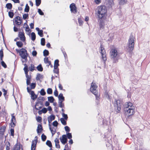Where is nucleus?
<instances>
[{
	"instance_id": "49",
	"label": "nucleus",
	"mask_w": 150,
	"mask_h": 150,
	"mask_svg": "<svg viewBox=\"0 0 150 150\" xmlns=\"http://www.w3.org/2000/svg\"><path fill=\"white\" fill-rule=\"evenodd\" d=\"M1 65L4 68H6L7 67V66L5 63L3 61H2L1 62Z\"/></svg>"
},
{
	"instance_id": "31",
	"label": "nucleus",
	"mask_w": 150,
	"mask_h": 150,
	"mask_svg": "<svg viewBox=\"0 0 150 150\" xmlns=\"http://www.w3.org/2000/svg\"><path fill=\"white\" fill-rule=\"evenodd\" d=\"M17 46L19 47H21L23 45V44L21 41H18L16 43Z\"/></svg>"
},
{
	"instance_id": "11",
	"label": "nucleus",
	"mask_w": 150,
	"mask_h": 150,
	"mask_svg": "<svg viewBox=\"0 0 150 150\" xmlns=\"http://www.w3.org/2000/svg\"><path fill=\"white\" fill-rule=\"evenodd\" d=\"M37 140L38 137L37 136H36L35 137L34 140L32 141L31 146V150H35L36 145L37 142Z\"/></svg>"
},
{
	"instance_id": "60",
	"label": "nucleus",
	"mask_w": 150,
	"mask_h": 150,
	"mask_svg": "<svg viewBox=\"0 0 150 150\" xmlns=\"http://www.w3.org/2000/svg\"><path fill=\"white\" fill-rule=\"evenodd\" d=\"M44 62L45 64H47L48 62L49 61L48 58V57H45L44 58Z\"/></svg>"
},
{
	"instance_id": "3",
	"label": "nucleus",
	"mask_w": 150,
	"mask_h": 150,
	"mask_svg": "<svg viewBox=\"0 0 150 150\" xmlns=\"http://www.w3.org/2000/svg\"><path fill=\"white\" fill-rule=\"evenodd\" d=\"M97 86L96 83L92 82L91 83L90 90L96 96V102L98 104V100L99 99V95L97 90Z\"/></svg>"
},
{
	"instance_id": "47",
	"label": "nucleus",
	"mask_w": 150,
	"mask_h": 150,
	"mask_svg": "<svg viewBox=\"0 0 150 150\" xmlns=\"http://www.w3.org/2000/svg\"><path fill=\"white\" fill-rule=\"evenodd\" d=\"M39 103H37V104H36V105L35 106V108H36V109H37V110H39L42 108L41 106H39Z\"/></svg>"
},
{
	"instance_id": "5",
	"label": "nucleus",
	"mask_w": 150,
	"mask_h": 150,
	"mask_svg": "<svg viewBox=\"0 0 150 150\" xmlns=\"http://www.w3.org/2000/svg\"><path fill=\"white\" fill-rule=\"evenodd\" d=\"M134 38L133 35H131L128 40V50L129 52H131L134 49Z\"/></svg>"
},
{
	"instance_id": "24",
	"label": "nucleus",
	"mask_w": 150,
	"mask_h": 150,
	"mask_svg": "<svg viewBox=\"0 0 150 150\" xmlns=\"http://www.w3.org/2000/svg\"><path fill=\"white\" fill-rule=\"evenodd\" d=\"M43 78V76L39 74H38L37 75L36 79L37 80H39Z\"/></svg>"
},
{
	"instance_id": "7",
	"label": "nucleus",
	"mask_w": 150,
	"mask_h": 150,
	"mask_svg": "<svg viewBox=\"0 0 150 150\" xmlns=\"http://www.w3.org/2000/svg\"><path fill=\"white\" fill-rule=\"evenodd\" d=\"M100 52L101 54L103 60L104 62V64H105V61L107 60L106 57V53L104 48L101 46L100 49Z\"/></svg>"
},
{
	"instance_id": "8",
	"label": "nucleus",
	"mask_w": 150,
	"mask_h": 150,
	"mask_svg": "<svg viewBox=\"0 0 150 150\" xmlns=\"http://www.w3.org/2000/svg\"><path fill=\"white\" fill-rule=\"evenodd\" d=\"M124 110L131 109L133 108V109H134V107L133 104L131 102L126 103L124 105Z\"/></svg>"
},
{
	"instance_id": "52",
	"label": "nucleus",
	"mask_w": 150,
	"mask_h": 150,
	"mask_svg": "<svg viewBox=\"0 0 150 150\" xmlns=\"http://www.w3.org/2000/svg\"><path fill=\"white\" fill-rule=\"evenodd\" d=\"M38 12L40 15H43L44 14L42 11L40 9H38Z\"/></svg>"
},
{
	"instance_id": "28",
	"label": "nucleus",
	"mask_w": 150,
	"mask_h": 150,
	"mask_svg": "<svg viewBox=\"0 0 150 150\" xmlns=\"http://www.w3.org/2000/svg\"><path fill=\"white\" fill-rule=\"evenodd\" d=\"M20 149V146L18 144L15 145L14 147L13 150H19Z\"/></svg>"
},
{
	"instance_id": "61",
	"label": "nucleus",
	"mask_w": 150,
	"mask_h": 150,
	"mask_svg": "<svg viewBox=\"0 0 150 150\" xmlns=\"http://www.w3.org/2000/svg\"><path fill=\"white\" fill-rule=\"evenodd\" d=\"M59 106L61 108H63L64 107V103H62L59 104Z\"/></svg>"
},
{
	"instance_id": "32",
	"label": "nucleus",
	"mask_w": 150,
	"mask_h": 150,
	"mask_svg": "<svg viewBox=\"0 0 150 150\" xmlns=\"http://www.w3.org/2000/svg\"><path fill=\"white\" fill-rule=\"evenodd\" d=\"M48 100L51 103L53 102L54 99L52 96H50L48 97Z\"/></svg>"
},
{
	"instance_id": "44",
	"label": "nucleus",
	"mask_w": 150,
	"mask_h": 150,
	"mask_svg": "<svg viewBox=\"0 0 150 150\" xmlns=\"http://www.w3.org/2000/svg\"><path fill=\"white\" fill-rule=\"evenodd\" d=\"M23 18L25 20L28 18V14H24L23 16Z\"/></svg>"
},
{
	"instance_id": "62",
	"label": "nucleus",
	"mask_w": 150,
	"mask_h": 150,
	"mask_svg": "<svg viewBox=\"0 0 150 150\" xmlns=\"http://www.w3.org/2000/svg\"><path fill=\"white\" fill-rule=\"evenodd\" d=\"M54 94L55 96H58V92L57 89H55L54 91Z\"/></svg>"
},
{
	"instance_id": "56",
	"label": "nucleus",
	"mask_w": 150,
	"mask_h": 150,
	"mask_svg": "<svg viewBox=\"0 0 150 150\" xmlns=\"http://www.w3.org/2000/svg\"><path fill=\"white\" fill-rule=\"evenodd\" d=\"M58 124V123L57 121H55L52 123L54 127H57Z\"/></svg>"
},
{
	"instance_id": "53",
	"label": "nucleus",
	"mask_w": 150,
	"mask_h": 150,
	"mask_svg": "<svg viewBox=\"0 0 150 150\" xmlns=\"http://www.w3.org/2000/svg\"><path fill=\"white\" fill-rule=\"evenodd\" d=\"M62 115L63 117H64V119H65L66 120H67L68 118L67 115V114H64L63 113H62Z\"/></svg>"
},
{
	"instance_id": "42",
	"label": "nucleus",
	"mask_w": 150,
	"mask_h": 150,
	"mask_svg": "<svg viewBox=\"0 0 150 150\" xmlns=\"http://www.w3.org/2000/svg\"><path fill=\"white\" fill-rule=\"evenodd\" d=\"M43 30H40L38 32V34L41 37H42L43 35Z\"/></svg>"
},
{
	"instance_id": "64",
	"label": "nucleus",
	"mask_w": 150,
	"mask_h": 150,
	"mask_svg": "<svg viewBox=\"0 0 150 150\" xmlns=\"http://www.w3.org/2000/svg\"><path fill=\"white\" fill-rule=\"evenodd\" d=\"M36 119L38 122H40L42 120V118L40 117H37Z\"/></svg>"
},
{
	"instance_id": "25",
	"label": "nucleus",
	"mask_w": 150,
	"mask_h": 150,
	"mask_svg": "<svg viewBox=\"0 0 150 150\" xmlns=\"http://www.w3.org/2000/svg\"><path fill=\"white\" fill-rule=\"evenodd\" d=\"M31 40L33 41H34L35 39L36 35L35 33L34 32H32L31 34Z\"/></svg>"
},
{
	"instance_id": "12",
	"label": "nucleus",
	"mask_w": 150,
	"mask_h": 150,
	"mask_svg": "<svg viewBox=\"0 0 150 150\" xmlns=\"http://www.w3.org/2000/svg\"><path fill=\"white\" fill-rule=\"evenodd\" d=\"M71 11V12L76 13L77 12V10L76 6L75 4L74 3H72L70 5Z\"/></svg>"
},
{
	"instance_id": "19",
	"label": "nucleus",
	"mask_w": 150,
	"mask_h": 150,
	"mask_svg": "<svg viewBox=\"0 0 150 150\" xmlns=\"http://www.w3.org/2000/svg\"><path fill=\"white\" fill-rule=\"evenodd\" d=\"M42 130V127L41 125H38L37 129V131L38 133L39 134L41 132Z\"/></svg>"
},
{
	"instance_id": "59",
	"label": "nucleus",
	"mask_w": 150,
	"mask_h": 150,
	"mask_svg": "<svg viewBox=\"0 0 150 150\" xmlns=\"http://www.w3.org/2000/svg\"><path fill=\"white\" fill-rule=\"evenodd\" d=\"M10 133L12 136H13L14 134V130L13 129H10Z\"/></svg>"
},
{
	"instance_id": "41",
	"label": "nucleus",
	"mask_w": 150,
	"mask_h": 150,
	"mask_svg": "<svg viewBox=\"0 0 150 150\" xmlns=\"http://www.w3.org/2000/svg\"><path fill=\"white\" fill-rule=\"evenodd\" d=\"M40 94L42 96H44L46 94V92L43 89H42L40 91Z\"/></svg>"
},
{
	"instance_id": "20",
	"label": "nucleus",
	"mask_w": 150,
	"mask_h": 150,
	"mask_svg": "<svg viewBox=\"0 0 150 150\" xmlns=\"http://www.w3.org/2000/svg\"><path fill=\"white\" fill-rule=\"evenodd\" d=\"M59 61L58 60H56L54 62V69H56L58 68V67L59 66Z\"/></svg>"
},
{
	"instance_id": "29",
	"label": "nucleus",
	"mask_w": 150,
	"mask_h": 150,
	"mask_svg": "<svg viewBox=\"0 0 150 150\" xmlns=\"http://www.w3.org/2000/svg\"><path fill=\"white\" fill-rule=\"evenodd\" d=\"M37 70L40 71H43V68L41 64H39L37 67Z\"/></svg>"
},
{
	"instance_id": "40",
	"label": "nucleus",
	"mask_w": 150,
	"mask_h": 150,
	"mask_svg": "<svg viewBox=\"0 0 150 150\" xmlns=\"http://www.w3.org/2000/svg\"><path fill=\"white\" fill-rule=\"evenodd\" d=\"M36 5L37 6H39L41 4V0H35Z\"/></svg>"
},
{
	"instance_id": "23",
	"label": "nucleus",
	"mask_w": 150,
	"mask_h": 150,
	"mask_svg": "<svg viewBox=\"0 0 150 150\" xmlns=\"http://www.w3.org/2000/svg\"><path fill=\"white\" fill-rule=\"evenodd\" d=\"M24 65L25 66V67L23 69L25 71V74H28V66L26 64H25Z\"/></svg>"
},
{
	"instance_id": "15",
	"label": "nucleus",
	"mask_w": 150,
	"mask_h": 150,
	"mask_svg": "<svg viewBox=\"0 0 150 150\" xmlns=\"http://www.w3.org/2000/svg\"><path fill=\"white\" fill-rule=\"evenodd\" d=\"M13 114H12V118L11 119V127H14L16 123V118L13 115Z\"/></svg>"
},
{
	"instance_id": "1",
	"label": "nucleus",
	"mask_w": 150,
	"mask_h": 150,
	"mask_svg": "<svg viewBox=\"0 0 150 150\" xmlns=\"http://www.w3.org/2000/svg\"><path fill=\"white\" fill-rule=\"evenodd\" d=\"M97 15L99 18L102 19L105 17L106 14L107 9L105 6H98L97 8Z\"/></svg>"
},
{
	"instance_id": "33",
	"label": "nucleus",
	"mask_w": 150,
	"mask_h": 150,
	"mask_svg": "<svg viewBox=\"0 0 150 150\" xmlns=\"http://www.w3.org/2000/svg\"><path fill=\"white\" fill-rule=\"evenodd\" d=\"M12 5L11 3H8L6 5V7L7 9H11L12 8Z\"/></svg>"
},
{
	"instance_id": "21",
	"label": "nucleus",
	"mask_w": 150,
	"mask_h": 150,
	"mask_svg": "<svg viewBox=\"0 0 150 150\" xmlns=\"http://www.w3.org/2000/svg\"><path fill=\"white\" fill-rule=\"evenodd\" d=\"M59 100H62V101H64V98L63 96V95L62 93H60L58 96Z\"/></svg>"
},
{
	"instance_id": "57",
	"label": "nucleus",
	"mask_w": 150,
	"mask_h": 150,
	"mask_svg": "<svg viewBox=\"0 0 150 150\" xmlns=\"http://www.w3.org/2000/svg\"><path fill=\"white\" fill-rule=\"evenodd\" d=\"M8 15L11 18H12L13 16V13L12 12H8Z\"/></svg>"
},
{
	"instance_id": "17",
	"label": "nucleus",
	"mask_w": 150,
	"mask_h": 150,
	"mask_svg": "<svg viewBox=\"0 0 150 150\" xmlns=\"http://www.w3.org/2000/svg\"><path fill=\"white\" fill-rule=\"evenodd\" d=\"M47 118L49 123H50L52 120H54L55 116L54 115H52L49 117H48Z\"/></svg>"
},
{
	"instance_id": "46",
	"label": "nucleus",
	"mask_w": 150,
	"mask_h": 150,
	"mask_svg": "<svg viewBox=\"0 0 150 150\" xmlns=\"http://www.w3.org/2000/svg\"><path fill=\"white\" fill-rule=\"evenodd\" d=\"M41 138L42 140L43 141H44L46 139V136L43 134L41 135Z\"/></svg>"
},
{
	"instance_id": "6",
	"label": "nucleus",
	"mask_w": 150,
	"mask_h": 150,
	"mask_svg": "<svg viewBox=\"0 0 150 150\" xmlns=\"http://www.w3.org/2000/svg\"><path fill=\"white\" fill-rule=\"evenodd\" d=\"M19 54L21 58L24 59V60H22V62L23 63L24 62H27V57L28 55L27 53V50L23 48L21 50Z\"/></svg>"
},
{
	"instance_id": "38",
	"label": "nucleus",
	"mask_w": 150,
	"mask_h": 150,
	"mask_svg": "<svg viewBox=\"0 0 150 150\" xmlns=\"http://www.w3.org/2000/svg\"><path fill=\"white\" fill-rule=\"evenodd\" d=\"M45 40L44 38H42L41 40V44L42 46L45 45Z\"/></svg>"
},
{
	"instance_id": "16",
	"label": "nucleus",
	"mask_w": 150,
	"mask_h": 150,
	"mask_svg": "<svg viewBox=\"0 0 150 150\" xmlns=\"http://www.w3.org/2000/svg\"><path fill=\"white\" fill-rule=\"evenodd\" d=\"M15 23L18 25H20L22 23V19L19 17L17 16L15 18Z\"/></svg>"
},
{
	"instance_id": "27",
	"label": "nucleus",
	"mask_w": 150,
	"mask_h": 150,
	"mask_svg": "<svg viewBox=\"0 0 150 150\" xmlns=\"http://www.w3.org/2000/svg\"><path fill=\"white\" fill-rule=\"evenodd\" d=\"M127 0H120L119 4L120 5H123L126 4Z\"/></svg>"
},
{
	"instance_id": "2",
	"label": "nucleus",
	"mask_w": 150,
	"mask_h": 150,
	"mask_svg": "<svg viewBox=\"0 0 150 150\" xmlns=\"http://www.w3.org/2000/svg\"><path fill=\"white\" fill-rule=\"evenodd\" d=\"M119 53L116 48L112 49L110 52V56L113 63H117L119 59Z\"/></svg>"
},
{
	"instance_id": "45",
	"label": "nucleus",
	"mask_w": 150,
	"mask_h": 150,
	"mask_svg": "<svg viewBox=\"0 0 150 150\" xmlns=\"http://www.w3.org/2000/svg\"><path fill=\"white\" fill-rule=\"evenodd\" d=\"M4 56L3 55V51L1 50L0 51V58H1V60H2V59L3 58Z\"/></svg>"
},
{
	"instance_id": "18",
	"label": "nucleus",
	"mask_w": 150,
	"mask_h": 150,
	"mask_svg": "<svg viewBox=\"0 0 150 150\" xmlns=\"http://www.w3.org/2000/svg\"><path fill=\"white\" fill-rule=\"evenodd\" d=\"M105 24L102 20H100L99 23L100 28V30H103Z\"/></svg>"
},
{
	"instance_id": "22",
	"label": "nucleus",
	"mask_w": 150,
	"mask_h": 150,
	"mask_svg": "<svg viewBox=\"0 0 150 150\" xmlns=\"http://www.w3.org/2000/svg\"><path fill=\"white\" fill-rule=\"evenodd\" d=\"M6 127L5 126L2 127L0 129V134L2 135L4 134V132L5 131Z\"/></svg>"
},
{
	"instance_id": "54",
	"label": "nucleus",
	"mask_w": 150,
	"mask_h": 150,
	"mask_svg": "<svg viewBox=\"0 0 150 150\" xmlns=\"http://www.w3.org/2000/svg\"><path fill=\"white\" fill-rule=\"evenodd\" d=\"M53 72L55 73L58 74L59 72L58 68H57L56 69H54Z\"/></svg>"
},
{
	"instance_id": "63",
	"label": "nucleus",
	"mask_w": 150,
	"mask_h": 150,
	"mask_svg": "<svg viewBox=\"0 0 150 150\" xmlns=\"http://www.w3.org/2000/svg\"><path fill=\"white\" fill-rule=\"evenodd\" d=\"M37 54V52L36 51H33L32 52V54L33 56H36Z\"/></svg>"
},
{
	"instance_id": "50",
	"label": "nucleus",
	"mask_w": 150,
	"mask_h": 150,
	"mask_svg": "<svg viewBox=\"0 0 150 150\" xmlns=\"http://www.w3.org/2000/svg\"><path fill=\"white\" fill-rule=\"evenodd\" d=\"M27 26L25 28V30L26 31L28 32V34L29 35L30 33V29L28 27V26L27 25Z\"/></svg>"
},
{
	"instance_id": "10",
	"label": "nucleus",
	"mask_w": 150,
	"mask_h": 150,
	"mask_svg": "<svg viewBox=\"0 0 150 150\" xmlns=\"http://www.w3.org/2000/svg\"><path fill=\"white\" fill-rule=\"evenodd\" d=\"M132 109L130 110H125V113L126 115L127 116H130L133 115L134 113V109H133V108Z\"/></svg>"
},
{
	"instance_id": "39",
	"label": "nucleus",
	"mask_w": 150,
	"mask_h": 150,
	"mask_svg": "<svg viewBox=\"0 0 150 150\" xmlns=\"http://www.w3.org/2000/svg\"><path fill=\"white\" fill-rule=\"evenodd\" d=\"M78 20L79 25H82L83 23V21L80 18H79Z\"/></svg>"
},
{
	"instance_id": "14",
	"label": "nucleus",
	"mask_w": 150,
	"mask_h": 150,
	"mask_svg": "<svg viewBox=\"0 0 150 150\" xmlns=\"http://www.w3.org/2000/svg\"><path fill=\"white\" fill-rule=\"evenodd\" d=\"M18 35L21 40L23 42L25 41V38L23 32H19Z\"/></svg>"
},
{
	"instance_id": "43",
	"label": "nucleus",
	"mask_w": 150,
	"mask_h": 150,
	"mask_svg": "<svg viewBox=\"0 0 150 150\" xmlns=\"http://www.w3.org/2000/svg\"><path fill=\"white\" fill-rule=\"evenodd\" d=\"M47 93L48 94H51L52 93V91L51 88H48L47 90Z\"/></svg>"
},
{
	"instance_id": "34",
	"label": "nucleus",
	"mask_w": 150,
	"mask_h": 150,
	"mask_svg": "<svg viewBox=\"0 0 150 150\" xmlns=\"http://www.w3.org/2000/svg\"><path fill=\"white\" fill-rule=\"evenodd\" d=\"M49 128L51 133H52V135H53L55 133L56 130L54 129V128H52L50 127Z\"/></svg>"
},
{
	"instance_id": "37",
	"label": "nucleus",
	"mask_w": 150,
	"mask_h": 150,
	"mask_svg": "<svg viewBox=\"0 0 150 150\" xmlns=\"http://www.w3.org/2000/svg\"><path fill=\"white\" fill-rule=\"evenodd\" d=\"M35 67L34 65L31 64V66L29 67V69L31 71H33L34 70Z\"/></svg>"
},
{
	"instance_id": "26",
	"label": "nucleus",
	"mask_w": 150,
	"mask_h": 150,
	"mask_svg": "<svg viewBox=\"0 0 150 150\" xmlns=\"http://www.w3.org/2000/svg\"><path fill=\"white\" fill-rule=\"evenodd\" d=\"M60 120L62 123L64 125H67L66 120L64 118H60Z\"/></svg>"
},
{
	"instance_id": "51",
	"label": "nucleus",
	"mask_w": 150,
	"mask_h": 150,
	"mask_svg": "<svg viewBox=\"0 0 150 150\" xmlns=\"http://www.w3.org/2000/svg\"><path fill=\"white\" fill-rule=\"evenodd\" d=\"M36 86L35 83H32L30 85L31 89H34Z\"/></svg>"
},
{
	"instance_id": "36",
	"label": "nucleus",
	"mask_w": 150,
	"mask_h": 150,
	"mask_svg": "<svg viewBox=\"0 0 150 150\" xmlns=\"http://www.w3.org/2000/svg\"><path fill=\"white\" fill-rule=\"evenodd\" d=\"M46 144L50 147H52V143L50 141L47 140L46 142Z\"/></svg>"
},
{
	"instance_id": "55",
	"label": "nucleus",
	"mask_w": 150,
	"mask_h": 150,
	"mask_svg": "<svg viewBox=\"0 0 150 150\" xmlns=\"http://www.w3.org/2000/svg\"><path fill=\"white\" fill-rule=\"evenodd\" d=\"M41 112L44 113H45L47 111V109L46 108H44L41 110Z\"/></svg>"
},
{
	"instance_id": "13",
	"label": "nucleus",
	"mask_w": 150,
	"mask_h": 150,
	"mask_svg": "<svg viewBox=\"0 0 150 150\" xmlns=\"http://www.w3.org/2000/svg\"><path fill=\"white\" fill-rule=\"evenodd\" d=\"M60 139L61 142L63 144H65L67 141V136L65 134L62 135V137L60 138Z\"/></svg>"
},
{
	"instance_id": "4",
	"label": "nucleus",
	"mask_w": 150,
	"mask_h": 150,
	"mask_svg": "<svg viewBox=\"0 0 150 150\" xmlns=\"http://www.w3.org/2000/svg\"><path fill=\"white\" fill-rule=\"evenodd\" d=\"M115 111L117 113H119L122 105V102L120 100L115 99L113 103Z\"/></svg>"
},
{
	"instance_id": "35",
	"label": "nucleus",
	"mask_w": 150,
	"mask_h": 150,
	"mask_svg": "<svg viewBox=\"0 0 150 150\" xmlns=\"http://www.w3.org/2000/svg\"><path fill=\"white\" fill-rule=\"evenodd\" d=\"M29 7L28 5V4H27L25 6V8L24 9V11L26 12H28L29 10Z\"/></svg>"
},
{
	"instance_id": "58",
	"label": "nucleus",
	"mask_w": 150,
	"mask_h": 150,
	"mask_svg": "<svg viewBox=\"0 0 150 150\" xmlns=\"http://www.w3.org/2000/svg\"><path fill=\"white\" fill-rule=\"evenodd\" d=\"M64 128H65V131L67 132H68L70 131V128L69 127H68L67 126H65L64 127Z\"/></svg>"
},
{
	"instance_id": "48",
	"label": "nucleus",
	"mask_w": 150,
	"mask_h": 150,
	"mask_svg": "<svg viewBox=\"0 0 150 150\" xmlns=\"http://www.w3.org/2000/svg\"><path fill=\"white\" fill-rule=\"evenodd\" d=\"M67 136L68 139H71L72 137L71 134L70 133H68L67 134Z\"/></svg>"
},
{
	"instance_id": "9",
	"label": "nucleus",
	"mask_w": 150,
	"mask_h": 150,
	"mask_svg": "<svg viewBox=\"0 0 150 150\" xmlns=\"http://www.w3.org/2000/svg\"><path fill=\"white\" fill-rule=\"evenodd\" d=\"M27 91L31 95V98L33 100H34L37 98V96L35 94L33 91H31L28 87L27 88Z\"/></svg>"
},
{
	"instance_id": "30",
	"label": "nucleus",
	"mask_w": 150,
	"mask_h": 150,
	"mask_svg": "<svg viewBox=\"0 0 150 150\" xmlns=\"http://www.w3.org/2000/svg\"><path fill=\"white\" fill-rule=\"evenodd\" d=\"M43 55L45 57H46L49 55V52L47 50H45L43 51Z\"/></svg>"
}]
</instances>
